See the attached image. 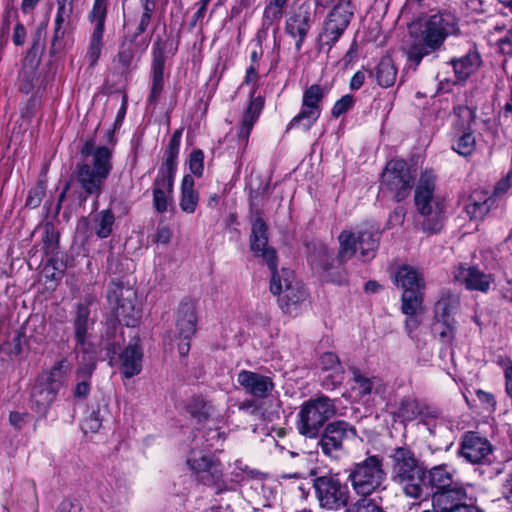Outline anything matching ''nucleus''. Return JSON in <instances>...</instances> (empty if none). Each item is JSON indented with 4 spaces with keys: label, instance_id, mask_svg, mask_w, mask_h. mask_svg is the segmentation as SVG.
<instances>
[{
    "label": "nucleus",
    "instance_id": "f257e3e1",
    "mask_svg": "<svg viewBox=\"0 0 512 512\" xmlns=\"http://www.w3.org/2000/svg\"><path fill=\"white\" fill-rule=\"evenodd\" d=\"M338 241L339 250L336 257L325 244L319 243L315 245L308 260L313 269L322 270L329 281L340 284L345 280L344 275L339 271L340 266L352 258L356 252V245L358 244L364 261L373 258L379 243V233L372 230L357 233L344 230L339 234Z\"/></svg>",
    "mask_w": 512,
    "mask_h": 512
},
{
    "label": "nucleus",
    "instance_id": "f03ea898",
    "mask_svg": "<svg viewBox=\"0 0 512 512\" xmlns=\"http://www.w3.org/2000/svg\"><path fill=\"white\" fill-rule=\"evenodd\" d=\"M458 30L457 18L450 12H439L413 23L409 31L414 43L407 48L408 60L418 66L423 57L440 49L445 39Z\"/></svg>",
    "mask_w": 512,
    "mask_h": 512
},
{
    "label": "nucleus",
    "instance_id": "7ed1b4c3",
    "mask_svg": "<svg viewBox=\"0 0 512 512\" xmlns=\"http://www.w3.org/2000/svg\"><path fill=\"white\" fill-rule=\"evenodd\" d=\"M436 176L431 170L421 173L415 189V206L424 218L423 229L427 232H439L445 218V199L436 190Z\"/></svg>",
    "mask_w": 512,
    "mask_h": 512
},
{
    "label": "nucleus",
    "instance_id": "20e7f679",
    "mask_svg": "<svg viewBox=\"0 0 512 512\" xmlns=\"http://www.w3.org/2000/svg\"><path fill=\"white\" fill-rule=\"evenodd\" d=\"M81 153L91 160L79 167L78 181L86 193L99 195L112 170V151L106 146H96L94 141L88 140L83 145Z\"/></svg>",
    "mask_w": 512,
    "mask_h": 512
},
{
    "label": "nucleus",
    "instance_id": "39448f33",
    "mask_svg": "<svg viewBox=\"0 0 512 512\" xmlns=\"http://www.w3.org/2000/svg\"><path fill=\"white\" fill-rule=\"evenodd\" d=\"M71 364L66 358L57 361L53 367L42 372L31 391V406L40 415H45L63 386Z\"/></svg>",
    "mask_w": 512,
    "mask_h": 512
},
{
    "label": "nucleus",
    "instance_id": "423d86ee",
    "mask_svg": "<svg viewBox=\"0 0 512 512\" xmlns=\"http://www.w3.org/2000/svg\"><path fill=\"white\" fill-rule=\"evenodd\" d=\"M392 478L402 484L404 492L412 498H419L422 493L421 483L424 472L414 454L407 448H397L390 456Z\"/></svg>",
    "mask_w": 512,
    "mask_h": 512
},
{
    "label": "nucleus",
    "instance_id": "0eeeda50",
    "mask_svg": "<svg viewBox=\"0 0 512 512\" xmlns=\"http://www.w3.org/2000/svg\"><path fill=\"white\" fill-rule=\"evenodd\" d=\"M271 274L270 290L279 296L281 309L287 314L296 315L307 299V291L303 284L289 269L271 270Z\"/></svg>",
    "mask_w": 512,
    "mask_h": 512
},
{
    "label": "nucleus",
    "instance_id": "6e6552de",
    "mask_svg": "<svg viewBox=\"0 0 512 512\" xmlns=\"http://www.w3.org/2000/svg\"><path fill=\"white\" fill-rule=\"evenodd\" d=\"M414 175L408 163L401 159L389 161L382 173L381 192L394 201H402L410 194Z\"/></svg>",
    "mask_w": 512,
    "mask_h": 512
},
{
    "label": "nucleus",
    "instance_id": "1a4fd4ad",
    "mask_svg": "<svg viewBox=\"0 0 512 512\" xmlns=\"http://www.w3.org/2000/svg\"><path fill=\"white\" fill-rule=\"evenodd\" d=\"M385 476L382 458L372 455L356 463L351 468L348 479L356 494L368 496L382 485Z\"/></svg>",
    "mask_w": 512,
    "mask_h": 512
},
{
    "label": "nucleus",
    "instance_id": "9d476101",
    "mask_svg": "<svg viewBox=\"0 0 512 512\" xmlns=\"http://www.w3.org/2000/svg\"><path fill=\"white\" fill-rule=\"evenodd\" d=\"M315 497L322 509L339 511L346 507L350 491L346 483L336 475H324L313 480Z\"/></svg>",
    "mask_w": 512,
    "mask_h": 512
},
{
    "label": "nucleus",
    "instance_id": "9b49d317",
    "mask_svg": "<svg viewBox=\"0 0 512 512\" xmlns=\"http://www.w3.org/2000/svg\"><path fill=\"white\" fill-rule=\"evenodd\" d=\"M335 411L333 402L326 396L307 401L299 412V432L307 437H315Z\"/></svg>",
    "mask_w": 512,
    "mask_h": 512
},
{
    "label": "nucleus",
    "instance_id": "f8f14e48",
    "mask_svg": "<svg viewBox=\"0 0 512 512\" xmlns=\"http://www.w3.org/2000/svg\"><path fill=\"white\" fill-rule=\"evenodd\" d=\"M393 414L402 423L419 419V424L426 427L431 435L436 434L443 422L435 408L426 406L410 396L400 400Z\"/></svg>",
    "mask_w": 512,
    "mask_h": 512
},
{
    "label": "nucleus",
    "instance_id": "ddd939ff",
    "mask_svg": "<svg viewBox=\"0 0 512 512\" xmlns=\"http://www.w3.org/2000/svg\"><path fill=\"white\" fill-rule=\"evenodd\" d=\"M187 464L204 484L220 486L226 483L220 461L208 451L192 449L187 457Z\"/></svg>",
    "mask_w": 512,
    "mask_h": 512
},
{
    "label": "nucleus",
    "instance_id": "4468645a",
    "mask_svg": "<svg viewBox=\"0 0 512 512\" xmlns=\"http://www.w3.org/2000/svg\"><path fill=\"white\" fill-rule=\"evenodd\" d=\"M107 299L120 322H124L128 327H134L137 324L140 319V310L135 304L136 295L132 289L113 284L108 290Z\"/></svg>",
    "mask_w": 512,
    "mask_h": 512
},
{
    "label": "nucleus",
    "instance_id": "2eb2a0df",
    "mask_svg": "<svg viewBox=\"0 0 512 512\" xmlns=\"http://www.w3.org/2000/svg\"><path fill=\"white\" fill-rule=\"evenodd\" d=\"M324 97V89L317 85H311L303 92L300 112L292 118L290 128L299 127L308 131L318 120L321 114L320 103Z\"/></svg>",
    "mask_w": 512,
    "mask_h": 512
},
{
    "label": "nucleus",
    "instance_id": "dca6fc26",
    "mask_svg": "<svg viewBox=\"0 0 512 512\" xmlns=\"http://www.w3.org/2000/svg\"><path fill=\"white\" fill-rule=\"evenodd\" d=\"M93 303L91 296L86 297L77 304L73 317V328L76 339L75 351L77 355L97 354L93 345L88 341L89 330L93 325L90 317V306Z\"/></svg>",
    "mask_w": 512,
    "mask_h": 512
},
{
    "label": "nucleus",
    "instance_id": "f3484780",
    "mask_svg": "<svg viewBox=\"0 0 512 512\" xmlns=\"http://www.w3.org/2000/svg\"><path fill=\"white\" fill-rule=\"evenodd\" d=\"M352 16L353 12L348 2H340L334 6L324 22L320 34L321 45L331 49L348 27Z\"/></svg>",
    "mask_w": 512,
    "mask_h": 512
},
{
    "label": "nucleus",
    "instance_id": "a211bd4d",
    "mask_svg": "<svg viewBox=\"0 0 512 512\" xmlns=\"http://www.w3.org/2000/svg\"><path fill=\"white\" fill-rule=\"evenodd\" d=\"M356 436V430L344 421H335L328 424L321 435L319 446L324 455L338 459L343 450L345 440Z\"/></svg>",
    "mask_w": 512,
    "mask_h": 512
},
{
    "label": "nucleus",
    "instance_id": "6ab92c4d",
    "mask_svg": "<svg viewBox=\"0 0 512 512\" xmlns=\"http://www.w3.org/2000/svg\"><path fill=\"white\" fill-rule=\"evenodd\" d=\"M107 3L108 0H94L92 10L89 13V20L94 26L86 52V59L90 67H94L96 65L103 49V34L107 15Z\"/></svg>",
    "mask_w": 512,
    "mask_h": 512
},
{
    "label": "nucleus",
    "instance_id": "aec40b11",
    "mask_svg": "<svg viewBox=\"0 0 512 512\" xmlns=\"http://www.w3.org/2000/svg\"><path fill=\"white\" fill-rule=\"evenodd\" d=\"M250 248L255 256L263 258L270 270L276 269V251L268 246L267 225L260 217H257L252 223Z\"/></svg>",
    "mask_w": 512,
    "mask_h": 512
},
{
    "label": "nucleus",
    "instance_id": "412c9836",
    "mask_svg": "<svg viewBox=\"0 0 512 512\" xmlns=\"http://www.w3.org/2000/svg\"><path fill=\"white\" fill-rule=\"evenodd\" d=\"M236 380L247 394L258 399L268 397L274 389L271 377L250 370L239 371Z\"/></svg>",
    "mask_w": 512,
    "mask_h": 512
},
{
    "label": "nucleus",
    "instance_id": "4be33fe9",
    "mask_svg": "<svg viewBox=\"0 0 512 512\" xmlns=\"http://www.w3.org/2000/svg\"><path fill=\"white\" fill-rule=\"evenodd\" d=\"M492 453V446L486 438L478 436L474 432H468L464 435L460 455L472 464L488 461Z\"/></svg>",
    "mask_w": 512,
    "mask_h": 512
},
{
    "label": "nucleus",
    "instance_id": "5701e85b",
    "mask_svg": "<svg viewBox=\"0 0 512 512\" xmlns=\"http://www.w3.org/2000/svg\"><path fill=\"white\" fill-rule=\"evenodd\" d=\"M454 279L465 285L468 290H477L480 292H487L492 283L490 274H485L474 266L465 267L459 265L453 270Z\"/></svg>",
    "mask_w": 512,
    "mask_h": 512
},
{
    "label": "nucleus",
    "instance_id": "b1692460",
    "mask_svg": "<svg viewBox=\"0 0 512 512\" xmlns=\"http://www.w3.org/2000/svg\"><path fill=\"white\" fill-rule=\"evenodd\" d=\"M424 291H407L401 296V311L406 315L405 328L409 334L418 328L421 323Z\"/></svg>",
    "mask_w": 512,
    "mask_h": 512
},
{
    "label": "nucleus",
    "instance_id": "393cba45",
    "mask_svg": "<svg viewBox=\"0 0 512 512\" xmlns=\"http://www.w3.org/2000/svg\"><path fill=\"white\" fill-rule=\"evenodd\" d=\"M310 7L302 4L286 21L285 31L293 38H298L295 48L299 51L310 29Z\"/></svg>",
    "mask_w": 512,
    "mask_h": 512
},
{
    "label": "nucleus",
    "instance_id": "a878e982",
    "mask_svg": "<svg viewBox=\"0 0 512 512\" xmlns=\"http://www.w3.org/2000/svg\"><path fill=\"white\" fill-rule=\"evenodd\" d=\"M77 358L74 395L78 398H84L90 392L91 376L96 368L97 354L77 355Z\"/></svg>",
    "mask_w": 512,
    "mask_h": 512
},
{
    "label": "nucleus",
    "instance_id": "bb28decb",
    "mask_svg": "<svg viewBox=\"0 0 512 512\" xmlns=\"http://www.w3.org/2000/svg\"><path fill=\"white\" fill-rule=\"evenodd\" d=\"M143 350L139 339H133L119 355L120 371L131 378L142 371Z\"/></svg>",
    "mask_w": 512,
    "mask_h": 512
},
{
    "label": "nucleus",
    "instance_id": "cd10ccee",
    "mask_svg": "<svg viewBox=\"0 0 512 512\" xmlns=\"http://www.w3.org/2000/svg\"><path fill=\"white\" fill-rule=\"evenodd\" d=\"M229 473L224 474L225 484H221L227 489H232L236 483H243V486H249L251 489L257 490L263 488L261 479L254 477V472L250 470L242 461L236 460L229 466Z\"/></svg>",
    "mask_w": 512,
    "mask_h": 512
},
{
    "label": "nucleus",
    "instance_id": "c85d7f7f",
    "mask_svg": "<svg viewBox=\"0 0 512 512\" xmlns=\"http://www.w3.org/2000/svg\"><path fill=\"white\" fill-rule=\"evenodd\" d=\"M197 317L195 305L190 301L179 305L176 316L177 336L183 340H189L196 331Z\"/></svg>",
    "mask_w": 512,
    "mask_h": 512
},
{
    "label": "nucleus",
    "instance_id": "c756f323",
    "mask_svg": "<svg viewBox=\"0 0 512 512\" xmlns=\"http://www.w3.org/2000/svg\"><path fill=\"white\" fill-rule=\"evenodd\" d=\"M467 494L464 489L453 486L448 490L436 491L432 497L435 512H452L466 502Z\"/></svg>",
    "mask_w": 512,
    "mask_h": 512
},
{
    "label": "nucleus",
    "instance_id": "7c9ffc66",
    "mask_svg": "<svg viewBox=\"0 0 512 512\" xmlns=\"http://www.w3.org/2000/svg\"><path fill=\"white\" fill-rule=\"evenodd\" d=\"M395 284L401 288L403 292L413 291H424L426 284L422 271L418 268L403 265L400 266L395 273Z\"/></svg>",
    "mask_w": 512,
    "mask_h": 512
},
{
    "label": "nucleus",
    "instance_id": "2f4dec72",
    "mask_svg": "<svg viewBox=\"0 0 512 512\" xmlns=\"http://www.w3.org/2000/svg\"><path fill=\"white\" fill-rule=\"evenodd\" d=\"M263 103L261 99H252L242 117L241 125L238 129V146L239 149L244 150L249 141L250 133L254 124L258 120L262 111Z\"/></svg>",
    "mask_w": 512,
    "mask_h": 512
},
{
    "label": "nucleus",
    "instance_id": "473e14b6",
    "mask_svg": "<svg viewBox=\"0 0 512 512\" xmlns=\"http://www.w3.org/2000/svg\"><path fill=\"white\" fill-rule=\"evenodd\" d=\"M164 68L165 56L162 51L154 53L152 62L151 90L149 95L150 102H157L164 90Z\"/></svg>",
    "mask_w": 512,
    "mask_h": 512
},
{
    "label": "nucleus",
    "instance_id": "72a5a7b5",
    "mask_svg": "<svg viewBox=\"0 0 512 512\" xmlns=\"http://www.w3.org/2000/svg\"><path fill=\"white\" fill-rule=\"evenodd\" d=\"M493 203V198L487 192L474 191L465 204V212L471 219H482Z\"/></svg>",
    "mask_w": 512,
    "mask_h": 512
},
{
    "label": "nucleus",
    "instance_id": "f704fd0d",
    "mask_svg": "<svg viewBox=\"0 0 512 512\" xmlns=\"http://www.w3.org/2000/svg\"><path fill=\"white\" fill-rule=\"evenodd\" d=\"M195 181L191 175H185L181 182L179 206L186 214H193L198 206L199 193L194 188Z\"/></svg>",
    "mask_w": 512,
    "mask_h": 512
},
{
    "label": "nucleus",
    "instance_id": "c9c22d12",
    "mask_svg": "<svg viewBox=\"0 0 512 512\" xmlns=\"http://www.w3.org/2000/svg\"><path fill=\"white\" fill-rule=\"evenodd\" d=\"M480 63V55L475 50H471L466 55L452 60L453 69L458 80L468 78L478 69Z\"/></svg>",
    "mask_w": 512,
    "mask_h": 512
},
{
    "label": "nucleus",
    "instance_id": "e433bc0d",
    "mask_svg": "<svg viewBox=\"0 0 512 512\" xmlns=\"http://www.w3.org/2000/svg\"><path fill=\"white\" fill-rule=\"evenodd\" d=\"M459 306V296L450 291H443L439 300L435 303V319H454L453 315Z\"/></svg>",
    "mask_w": 512,
    "mask_h": 512
},
{
    "label": "nucleus",
    "instance_id": "4c0bfd02",
    "mask_svg": "<svg viewBox=\"0 0 512 512\" xmlns=\"http://www.w3.org/2000/svg\"><path fill=\"white\" fill-rule=\"evenodd\" d=\"M429 483L438 491L448 490L453 488L454 484V470L447 465H440L433 467L429 471Z\"/></svg>",
    "mask_w": 512,
    "mask_h": 512
},
{
    "label": "nucleus",
    "instance_id": "58836bf2",
    "mask_svg": "<svg viewBox=\"0 0 512 512\" xmlns=\"http://www.w3.org/2000/svg\"><path fill=\"white\" fill-rule=\"evenodd\" d=\"M110 416L109 403L103 400L98 408L91 412V414L83 421L82 430L84 433L98 432L104 421L108 420Z\"/></svg>",
    "mask_w": 512,
    "mask_h": 512
},
{
    "label": "nucleus",
    "instance_id": "ea45409f",
    "mask_svg": "<svg viewBox=\"0 0 512 512\" xmlns=\"http://www.w3.org/2000/svg\"><path fill=\"white\" fill-rule=\"evenodd\" d=\"M115 216L110 209H104L98 212L93 218V229L95 234L101 238L109 237L113 232Z\"/></svg>",
    "mask_w": 512,
    "mask_h": 512
},
{
    "label": "nucleus",
    "instance_id": "a19ab883",
    "mask_svg": "<svg viewBox=\"0 0 512 512\" xmlns=\"http://www.w3.org/2000/svg\"><path fill=\"white\" fill-rule=\"evenodd\" d=\"M136 55V45L134 39H125L120 45L119 52L115 58L116 66L122 72L131 69Z\"/></svg>",
    "mask_w": 512,
    "mask_h": 512
},
{
    "label": "nucleus",
    "instance_id": "79ce46f5",
    "mask_svg": "<svg viewBox=\"0 0 512 512\" xmlns=\"http://www.w3.org/2000/svg\"><path fill=\"white\" fill-rule=\"evenodd\" d=\"M397 69L391 58L383 57L376 68V79L380 86L391 87L396 80Z\"/></svg>",
    "mask_w": 512,
    "mask_h": 512
},
{
    "label": "nucleus",
    "instance_id": "37998d69",
    "mask_svg": "<svg viewBox=\"0 0 512 512\" xmlns=\"http://www.w3.org/2000/svg\"><path fill=\"white\" fill-rule=\"evenodd\" d=\"M456 320L455 319H435L432 324V331L440 341L450 344L455 338L456 334Z\"/></svg>",
    "mask_w": 512,
    "mask_h": 512
},
{
    "label": "nucleus",
    "instance_id": "c03bdc74",
    "mask_svg": "<svg viewBox=\"0 0 512 512\" xmlns=\"http://www.w3.org/2000/svg\"><path fill=\"white\" fill-rule=\"evenodd\" d=\"M355 380V389L359 391V394L362 396L370 395L372 393L377 395H383L385 392V387L380 379L378 378H367L360 374H356L354 376Z\"/></svg>",
    "mask_w": 512,
    "mask_h": 512
},
{
    "label": "nucleus",
    "instance_id": "a18cd8bd",
    "mask_svg": "<svg viewBox=\"0 0 512 512\" xmlns=\"http://www.w3.org/2000/svg\"><path fill=\"white\" fill-rule=\"evenodd\" d=\"M11 512H38V497L33 485H29L22 497L12 505Z\"/></svg>",
    "mask_w": 512,
    "mask_h": 512
},
{
    "label": "nucleus",
    "instance_id": "49530a36",
    "mask_svg": "<svg viewBox=\"0 0 512 512\" xmlns=\"http://www.w3.org/2000/svg\"><path fill=\"white\" fill-rule=\"evenodd\" d=\"M319 378L322 385L327 389H334L340 385L344 380V369L341 364L333 366L325 372H319Z\"/></svg>",
    "mask_w": 512,
    "mask_h": 512
},
{
    "label": "nucleus",
    "instance_id": "de8ad7c7",
    "mask_svg": "<svg viewBox=\"0 0 512 512\" xmlns=\"http://www.w3.org/2000/svg\"><path fill=\"white\" fill-rule=\"evenodd\" d=\"M475 144L474 135L467 131L454 141L453 149L462 156H468L474 151Z\"/></svg>",
    "mask_w": 512,
    "mask_h": 512
},
{
    "label": "nucleus",
    "instance_id": "09e8293b",
    "mask_svg": "<svg viewBox=\"0 0 512 512\" xmlns=\"http://www.w3.org/2000/svg\"><path fill=\"white\" fill-rule=\"evenodd\" d=\"M175 172L159 169L153 189L173 192Z\"/></svg>",
    "mask_w": 512,
    "mask_h": 512
},
{
    "label": "nucleus",
    "instance_id": "8fccbe9b",
    "mask_svg": "<svg viewBox=\"0 0 512 512\" xmlns=\"http://www.w3.org/2000/svg\"><path fill=\"white\" fill-rule=\"evenodd\" d=\"M344 512H384L383 509L373 500L364 496L348 507Z\"/></svg>",
    "mask_w": 512,
    "mask_h": 512
},
{
    "label": "nucleus",
    "instance_id": "3c124183",
    "mask_svg": "<svg viewBox=\"0 0 512 512\" xmlns=\"http://www.w3.org/2000/svg\"><path fill=\"white\" fill-rule=\"evenodd\" d=\"M38 81L35 72V66L32 64L29 69L24 68L19 75V86L20 89L29 93L32 91L35 83Z\"/></svg>",
    "mask_w": 512,
    "mask_h": 512
},
{
    "label": "nucleus",
    "instance_id": "603ef678",
    "mask_svg": "<svg viewBox=\"0 0 512 512\" xmlns=\"http://www.w3.org/2000/svg\"><path fill=\"white\" fill-rule=\"evenodd\" d=\"M153 202L158 212H165L172 202V192L153 189Z\"/></svg>",
    "mask_w": 512,
    "mask_h": 512
},
{
    "label": "nucleus",
    "instance_id": "864d4df0",
    "mask_svg": "<svg viewBox=\"0 0 512 512\" xmlns=\"http://www.w3.org/2000/svg\"><path fill=\"white\" fill-rule=\"evenodd\" d=\"M199 419L211 422H218L222 418V413L211 402H204L201 410L198 412Z\"/></svg>",
    "mask_w": 512,
    "mask_h": 512
},
{
    "label": "nucleus",
    "instance_id": "5fc2aeb1",
    "mask_svg": "<svg viewBox=\"0 0 512 512\" xmlns=\"http://www.w3.org/2000/svg\"><path fill=\"white\" fill-rule=\"evenodd\" d=\"M178 144L176 146H173V141H170L169 143V149L166 152V157L161 165L160 169H164L167 171L175 172L177 170V156H178Z\"/></svg>",
    "mask_w": 512,
    "mask_h": 512
},
{
    "label": "nucleus",
    "instance_id": "6e6d98bb",
    "mask_svg": "<svg viewBox=\"0 0 512 512\" xmlns=\"http://www.w3.org/2000/svg\"><path fill=\"white\" fill-rule=\"evenodd\" d=\"M178 144L176 146H173V141H170L169 143V149L166 152V157L161 165L160 169H164L167 171L175 172L177 170V156H178Z\"/></svg>",
    "mask_w": 512,
    "mask_h": 512
},
{
    "label": "nucleus",
    "instance_id": "4d7b16f0",
    "mask_svg": "<svg viewBox=\"0 0 512 512\" xmlns=\"http://www.w3.org/2000/svg\"><path fill=\"white\" fill-rule=\"evenodd\" d=\"M189 169L195 176H201L204 170V154L197 149L192 151L189 158Z\"/></svg>",
    "mask_w": 512,
    "mask_h": 512
},
{
    "label": "nucleus",
    "instance_id": "13d9d810",
    "mask_svg": "<svg viewBox=\"0 0 512 512\" xmlns=\"http://www.w3.org/2000/svg\"><path fill=\"white\" fill-rule=\"evenodd\" d=\"M282 13H283L282 8H280L274 4H271L269 2V4L266 6V8L264 10L263 25L270 26L273 23L279 21L282 17Z\"/></svg>",
    "mask_w": 512,
    "mask_h": 512
},
{
    "label": "nucleus",
    "instance_id": "bf43d9fd",
    "mask_svg": "<svg viewBox=\"0 0 512 512\" xmlns=\"http://www.w3.org/2000/svg\"><path fill=\"white\" fill-rule=\"evenodd\" d=\"M354 103V99L350 95H344L341 99L336 101L332 108V116L338 118L343 113L347 112Z\"/></svg>",
    "mask_w": 512,
    "mask_h": 512
},
{
    "label": "nucleus",
    "instance_id": "052dcab7",
    "mask_svg": "<svg viewBox=\"0 0 512 512\" xmlns=\"http://www.w3.org/2000/svg\"><path fill=\"white\" fill-rule=\"evenodd\" d=\"M340 364V361L332 352H326L324 353L319 360L318 368L319 372H325L328 369H332L333 366H337Z\"/></svg>",
    "mask_w": 512,
    "mask_h": 512
},
{
    "label": "nucleus",
    "instance_id": "680f3d73",
    "mask_svg": "<svg viewBox=\"0 0 512 512\" xmlns=\"http://www.w3.org/2000/svg\"><path fill=\"white\" fill-rule=\"evenodd\" d=\"M498 363L504 370L506 380V392L512 397V362L509 359L499 358Z\"/></svg>",
    "mask_w": 512,
    "mask_h": 512
},
{
    "label": "nucleus",
    "instance_id": "e2e57ef3",
    "mask_svg": "<svg viewBox=\"0 0 512 512\" xmlns=\"http://www.w3.org/2000/svg\"><path fill=\"white\" fill-rule=\"evenodd\" d=\"M64 14H65V5L64 4L59 5L57 14L55 16V31H54V39H53L54 42L57 41L58 39H61L64 35V31L62 29L63 23L65 21Z\"/></svg>",
    "mask_w": 512,
    "mask_h": 512
},
{
    "label": "nucleus",
    "instance_id": "0e129e2a",
    "mask_svg": "<svg viewBox=\"0 0 512 512\" xmlns=\"http://www.w3.org/2000/svg\"><path fill=\"white\" fill-rule=\"evenodd\" d=\"M26 412L12 411L9 415V423L16 429H21L28 421Z\"/></svg>",
    "mask_w": 512,
    "mask_h": 512
},
{
    "label": "nucleus",
    "instance_id": "69168bd1",
    "mask_svg": "<svg viewBox=\"0 0 512 512\" xmlns=\"http://www.w3.org/2000/svg\"><path fill=\"white\" fill-rule=\"evenodd\" d=\"M44 195V190L42 187H36L35 189L31 190L27 200L26 205L30 208H36L40 205L42 201V197Z\"/></svg>",
    "mask_w": 512,
    "mask_h": 512
},
{
    "label": "nucleus",
    "instance_id": "338daca9",
    "mask_svg": "<svg viewBox=\"0 0 512 512\" xmlns=\"http://www.w3.org/2000/svg\"><path fill=\"white\" fill-rule=\"evenodd\" d=\"M478 400L485 405L486 409L489 411H494L496 406V401L494 396L488 392L478 390L476 392Z\"/></svg>",
    "mask_w": 512,
    "mask_h": 512
},
{
    "label": "nucleus",
    "instance_id": "774afa93",
    "mask_svg": "<svg viewBox=\"0 0 512 512\" xmlns=\"http://www.w3.org/2000/svg\"><path fill=\"white\" fill-rule=\"evenodd\" d=\"M371 75L372 73L367 70H359L357 71L350 81V88L352 90H358L361 88V86L364 84L366 76Z\"/></svg>",
    "mask_w": 512,
    "mask_h": 512
}]
</instances>
